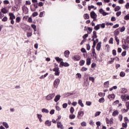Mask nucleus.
Returning a JSON list of instances; mask_svg holds the SVG:
<instances>
[{
  "instance_id": "44",
  "label": "nucleus",
  "mask_w": 129,
  "mask_h": 129,
  "mask_svg": "<svg viewBox=\"0 0 129 129\" xmlns=\"http://www.w3.org/2000/svg\"><path fill=\"white\" fill-rule=\"evenodd\" d=\"M70 118H71V119H74V118H75V115L74 114L70 115Z\"/></svg>"
},
{
  "instance_id": "5",
  "label": "nucleus",
  "mask_w": 129,
  "mask_h": 129,
  "mask_svg": "<svg viewBox=\"0 0 129 129\" xmlns=\"http://www.w3.org/2000/svg\"><path fill=\"white\" fill-rule=\"evenodd\" d=\"M72 59H73L74 61H79L80 59H81V57L80 55H75L72 56Z\"/></svg>"
},
{
  "instance_id": "22",
  "label": "nucleus",
  "mask_w": 129,
  "mask_h": 129,
  "mask_svg": "<svg viewBox=\"0 0 129 129\" xmlns=\"http://www.w3.org/2000/svg\"><path fill=\"white\" fill-rule=\"evenodd\" d=\"M94 29L95 30V31H98V30L100 29V24H97L94 27Z\"/></svg>"
},
{
  "instance_id": "62",
  "label": "nucleus",
  "mask_w": 129,
  "mask_h": 129,
  "mask_svg": "<svg viewBox=\"0 0 129 129\" xmlns=\"http://www.w3.org/2000/svg\"><path fill=\"white\" fill-rule=\"evenodd\" d=\"M27 36L28 37V38H30V37L32 36V33H27Z\"/></svg>"
},
{
  "instance_id": "61",
  "label": "nucleus",
  "mask_w": 129,
  "mask_h": 129,
  "mask_svg": "<svg viewBox=\"0 0 129 129\" xmlns=\"http://www.w3.org/2000/svg\"><path fill=\"white\" fill-rule=\"evenodd\" d=\"M44 6V3L43 2H39L38 4V7H43Z\"/></svg>"
},
{
  "instance_id": "47",
  "label": "nucleus",
  "mask_w": 129,
  "mask_h": 129,
  "mask_svg": "<svg viewBox=\"0 0 129 129\" xmlns=\"http://www.w3.org/2000/svg\"><path fill=\"white\" fill-rule=\"evenodd\" d=\"M38 15H39V14H38V12H34L32 14V16L33 17H37V16H38Z\"/></svg>"
},
{
  "instance_id": "57",
  "label": "nucleus",
  "mask_w": 129,
  "mask_h": 129,
  "mask_svg": "<svg viewBox=\"0 0 129 129\" xmlns=\"http://www.w3.org/2000/svg\"><path fill=\"white\" fill-rule=\"evenodd\" d=\"M27 52L28 56H31V54H32L31 50H27Z\"/></svg>"
},
{
  "instance_id": "15",
  "label": "nucleus",
  "mask_w": 129,
  "mask_h": 129,
  "mask_svg": "<svg viewBox=\"0 0 129 129\" xmlns=\"http://www.w3.org/2000/svg\"><path fill=\"white\" fill-rule=\"evenodd\" d=\"M70 54V51H69V50H66L64 52V56L65 57H66V58H68L69 57Z\"/></svg>"
},
{
  "instance_id": "4",
  "label": "nucleus",
  "mask_w": 129,
  "mask_h": 129,
  "mask_svg": "<svg viewBox=\"0 0 129 129\" xmlns=\"http://www.w3.org/2000/svg\"><path fill=\"white\" fill-rule=\"evenodd\" d=\"M55 96V93H52V94H49L48 95L45 99L46 100H51V99H53V98Z\"/></svg>"
},
{
  "instance_id": "50",
  "label": "nucleus",
  "mask_w": 129,
  "mask_h": 129,
  "mask_svg": "<svg viewBox=\"0 0 129 129\" xmlns=\"http://www.w3.org/2000/svg\"><path fill=\"white\" fill-rule=\"evenodd\" d=\"M106 26H113V23L106 22Z\"/></svg>"
},
{
  "instance_id": "3",
  "label": "nucleus",
  "mask_w": 129,
  "mask_h": 129,
  "mask_svg": "<svg viewBox=\"0 0 129 129\" xmlns=\"http://www.w3.org/2000/svg\"><path fill=\"white\" fill-rule=\"evenodd\" d=\"M53 71L55 72L54 75L55 76H59L60 75V71L59 70V68L58 67L53 69Z\"/></svg>"
},
{
  "instance_id": "41",
  "label": "nucleus",
  "mask_w": 129,
  "mask_h": 129,
  "mask_svg": "<svg viewBox=\"0 0 129 129\" xmlns=\"http://www.w3.org/2000/svg\"><path fill=\"white\" fill-rule=\"evenodd\" d=\"M99 102L100 103H102V102H104V98H101L99 100Z\"/></svg>"
},
{
  "instance_id": "27",
  "label": "nucleus",
  "mask_w": 129,
  "mask_h": 129,
  "mask_svg": "<svg viewBox=\"0 0 129 129\" xmlns=\"http://www.w3.org/2000/svg\"><path fill=\"white\" fill-rule=\"evenodd\" d=\"M126 92H127V89H125V88H122L121 90V93H126Z\"/></svg>"
},
{
  "instance_id": "28",
  "label": "nucleus",
  "mask_w": 129,
  "mask_h": 129,
  "mask_svg": "<svg viewBox=\"0 0 129 129\" xmlns=\"http://www.w3.org/2000/svg\"><path fill=\"white\" fill-rule=\"evenodd\" d=\"M55 59L56 61H57V62H61V61H63V59L60 58L59 57H55Z\"/></svg>"
},
{
  "instance_id": "56",
  "label": "nucleus",
  "mask_w": 129,
  "mask_h": 129,
  "mask_svg": "<svg viewBox=\"0 0 129 129\" xmlns=\"http://www.w3.org/2000/svg\"><path fill=\"white\" fill-rule=\"evenodd\" d=\"M122 115H119V116H118V118H119V120H120V121H121V120H122Z\"/></svg>"
},
{
  "instance_id": "53",
  "label": "nucleus",
  "mask_w": 129,
  "mask_h": 129,
  "mask_svg": "<svg viewBox=\"0 0 129 129\" xmlns=\"http://www.w3.org/2000/svg\"><path fill=\"white\" fill-rule=\"evenodd\" d=\"M112 54L113 56H116V50H115V49H113L112 50Z\"/></svg>"
},
{
  "instance_id": "42",
  "label": "nucleus",
  "mask_w": 129,
  "mask_h": 129,
  "mask_svg": "<svg viewBox=\"0 0 129 129\" xmlns=\"http://www.w3.org/2000/svg\"><path fill=\"white\" fill-rule=\"evenodd\" d=\"M109 44H113V38L112 37H111L109 41Z\"/></svg>"
},
{
  "instance_id": "39",
  "label": "nucleus",
  "mask_w": 129,
  "mask_h": 129,
  "mask_svg": "<svg viewBox=\"0 0 129 129\" xmlns=\"http://www.w3.org/2000/svg\"><path fill=\"white\" fill-rule=\"evenodd\" d=\"M101 113V112L100 111H97L95 114V116L96 117V116H98V115H100V114Z\"/></svg>"
},
{
  "instance_id": "12",
  "label": "nucleus",
  "mask_w": 129,
  "mask_h": 129,
  "mask_svg": "<svg viewBox=\"0 0 129 129\" xmlns=\"http://www.w3.org/2000/svg\"><path fill=\"white\" fill-rule=\"evenodd\" d=\"M101 48V42H99L97 44L96 49L97 51H100V49Z\"/></svg>"
},
{
  "instance_id": "38",
  "label": "nucleus",
  "mask_w": 129,
  "mask_h": 129,
  "mask_svg": "<svg viewBox=\"0 0 129 129\" xmlns=\"http://www.w3.org/2000/svg\"><path fill=\"white\" fill-rule=\"evenodd\" d=\"M89 80H90V81H91L92 82H94L95 79L94 78H93V77H89Z\"/></svg>"
},
{
  "instance_id": "26",
  "label": "nucleus",
  "mask_w": 129,
  "mask_h": 129,
  "mask_svg": "<svg viewBox=\"0 0 129 129\" xmlns=\"http://www.w3.org/2000/svg\"><path fill=\"white\" fill-rule=\"evenodd\" d=\"M3 124L4 126H5V127H6V128H9V124H8V123H7V122H3Z\"/></svg>"
},
{
  "instance_id": "20",
  "label": "nucleus",
  "mask_w": 129,
  "mask_h": 129,
  "mask_svg": "<svg viewBox=\"0 0 129 129\" xmlns=\"http://www.w3.org/2000/svg\"><path fill=\"white\" fill-rule=\"evenodd\" d=\"M92 39H96L97 35H96V31H94L93 32V36H92Z\"/></svg>"
},
{
  "instance_id": "48",
  "label": "nucleus",
  "mask_w": 129,
  "mask_h": 129,
  "mask_svg": "<svg viewBox=\"0 0 129 129\" xmlns=\"http://www.w3.org/2000/svg\"><path fill=\"white\" fill-rule=\"evenodd\" d=\"M125 30V27L124 26H123L122 28H120V32L122 33V32H124Z\"/></svg>"
},
{
  "instance_id": "21",
  "label": "nucleus",
  "mask_w": 129,
  "mask_h": 129,
  "mask_svg": "<svg viewBox=\"0 0 129 129\" xmlns=\"http://www.w3.org/2000/svg\"><path fill=\"white\" fill-rule=\"evenodd\" d=\"M78 104L81 106V107H84V104H83V103H82V100L81 99H79L78 101Z\"/></svg>"
},
{
  "instance_id": "55",
  "label": "nucleus",
  "mask_w": 129,
  "mask_h": 129,
  "mask_svg": "<svg viewBox=\"0 0 129 129\" xmlns=\"http://www.w3.org/2000/svg\"><path fill=\"white\" fill-rule=\"evenodd\" d=\"M91 101H87L86 102V104H87L88 106H90L91 105Z\"/></svg>"
},
{
  "instance_id": "9",
  "label": "nucleus",
  "mask_w": 129,
  "mask_h": 129,
  "mask_svg": "<svg viewBox=\"0 0 129 129\" xmlns=\"http://www.w3.org/2000/svg\"><path fill=\"white\" fill-rule=\"evenodd\" d=\"M9 16H10V20H15L16 19V16L13 13H10Z\"/></svg>"
},
{
  "instance_id": "34",
  "label": "nucleus",
  "mask_w": 129,
  "mask_h": 129,
  "mask_svg": "<svg viewBox=\"0 0 129 129\" xmlns=\"http://www.w3.org/2000/svg\"><path fill=\"white\" fill-rule=\"evenodd\" d=\"M122 42L123 43H126L127 44V43L129 44V36L127 37L126 40H122Z\"/></svg>"
},
{
  "instance_id": "33",
  "label": "nucleus",
  "mask_w": 129,
  "mask_h": 129,
  "mask_svg": "<svg viewBox=\"0 0 129 129\" xmlns=\"http://www.w3.org/2000/svg\"><path fill=\"white\" fill-rule=\"evenodd\" d=\"M84 18L85 20H88V19H89V15L87 14H86L84 15Z\"/></svg>"
},
{
  "instance_id": "64",
  "label": "nucleus",
  "mask_w": 129,
  "mask_h": 129,
  "mask_svg": "<svg viewBox=\"0 0 129 129\" xmlns=\"http://www.w3.org/2000/svg\"><path fill=\"white\" fill-rule=\"evenodd\" d=\"M125 8L126 9H129V3H127L126 5H125Z\"/></svg>"
},
{
  "instance_id": "25",
  "label": "nucleus",
  "mask_w": 129,
  "mask_h": 129,
  "mask_svg": "<svg viewBox=\"0 0 129 129\" xmlns=\"http://www.w3.org/2000/svg\"><path fill=\"white\" fill-rule=\"evenodd\" d=\"M1 12L2 13H3V14H8V10H7L6 8H3L1 10Z\"/></svg>"
},
{
  "instance_id": "51",
  "label": "nucleus",
  "mask_w": 129,
  "mask_h": 129,
  "mask_svg": "<svg viewBox=\"0 0 129 129\" xmlns=\"http://www.w3.org/2000/svg\"><path fill=\"white\" fill-rule=\"evenodd\" d=\"M96 125H97V127H99V126H100L101 125V123H100V121H97L96 122Z\"/></svg>"
},
{
  "instance_id": "49",
  "label": "nucleus",
  "mask_w": 129,
  "mask_h": 129,
  "mask_svg": "<svg viewBox=\"0 0 129 129\" xmlns=\"http://www.w3.org/2000/svg\"><path fill=\"white\" fill-rule=\"evenodd\" d=\"M100 26H101V28H102V29H104L105 28V23L100 24Z\"/></svg>"
},
{
  "instance_id": "40",
  "label": "nucleus",
  "mask_w": 129,
  "mask_h": 129,
  "mask_svg": "<svg viewBox=\"0 0 129 129\" xmlns=\"http://www.w3.org/2000/svg\"><path fill=\"white\" fill-rule=\"evenodd\" d=\"M16 21V23H20V22L21 21V17H17Z\"/></svg>"
},
{
  "instance_id": "17",
  "label": "nucleus",
  "mask_w": 129,
  "mask_h": 129,
  "mask_svg": "<svg viewBox=\"0 0 129 129\" xmlns=\"http://www.w3.org/2000/svg\"><path fill=\"white\" fill-rule=\"evenodd\" d=\"M104 87L105 88H108L109 87V82L107 81L104 83Z\"/></svg>"
},
{
  "instance_id": "45",
  "label": "nucleus",
  "mask_w": 129,
  "mask_h": 129,
  "mask_svg": "<svg viewBox=\"0 0 129 129\" xmlns=\"http://www.w3.org/2000/svg\"><path fill=\"white\" fill-rule=\"evenodd\" d=\"M44 14H45V11H43L42 12H40V14H39V17L40 18H43V15H44Z\"/></svg>"
},
{
  "instance_id": "37",
  "label": "nucleus",
  "mask_w": 129,
  "mask_h": 129,
  "mask_svg": "<svg viewBox=\"0 0 129 129\" xmlns=\"http://www.w3.org/2000/svg\"><path fill=\"white\" fill-rule=\"evenodd\" d=\"M119 10H120V7L119 6H116L114 9L115 12H118Z\"/></svg>"
},
{
  "instance_id": "31",
  "label": "nucleus",
  "mask_w": 129,
  "mask_h": 129,
  "mask_svg": "<svg viewBox=\"0 0 129 129\" xmlns=\"http://www.w3.org/2000/svg\"><path fill=\"white\" fill-rule=\"evenodd\" d=\"M31 27L33 28L34 32H36L37 31V26L35 24L31 25Z\"/></svg>"
},
{
  "instance_id": "10",
  "label": "nucleus",
  "mask_w": 129,
  "mask_h": 129,
  "mask_svg": "<svg viewBox=\"0 0 129 129\" xmlns=\"http://www.w3.org/2000/svg\"><path fill=\"white\" fill-rule=\"evenodd\" d=\"M51 124H52V121L47 120L45 122V125H46L47 126H51Z\"/></svg>"
},
{
  "instance_id": "14",
  "label": "nucleus",
  "mask_w": 129,
  "mask_h": 129,
  "mask_svg": "<svg viewBox=\"0 0 129 129\" xmlns=\"http://www.w3.org/2000/svg\"><path fill=\"white\" fill-rule=\"evenodd\" d=\"M90 64H91V59H90V58L88 57L86 59V64L88 66H89V65H90Z\"/></svg>"
},
{
  "instance_id": "35",
  "label": "nucleus",
  "mask_w": 129,
  "mask_h": 129,
  "mask_svg": "<svg viewBox=\"0 0 129 129\" xmlns=\"http://www.w3.org/2000/svg\"><path fill=\"white\" fill-rule=\"evenodd\" d=\"M120 77H124L125 76V73L123 72H121L120 73Z\"/></svg>"
},
{
  "instance_id": "13",
  "label": "nucleus",
  "mask_w": 129,
  "mask_h": 129,
  "mask_svg": "<svg viewBox=\"0 0 129 129\" xmlns=\"http://www.w3.org/2000/svg\"><path fill=\"white\" fill-rule=\"evenodd\" d=\"M22 10L25 14H27V13H28L29 12V9H28V7H23Z\"/></svg>"
},
{
  "instance_id": "36",
  "label": "nucleus",
  "mask_w": 129,
  "mask_h": 129,
  "mask_svg": "<svg viewBox=\"0 0 129 129\" xmlns=\"http://www.w3.org/2000/svg\"><path fill=\"white\" fill-rule=\"evenodd\" d=\"M115 97V96L114 95V94H110L108 95V98L110 99V98H114Z\"/></svg>"
},
{
  "instance_id": "54",
  "label": "nucleus",
  "mask_w": 129,
  "mask_h": 129,
  "mask_svg": "<svg viewBox=\"0 0 129 129\" xmlns=\"http://www.w3.org/2000/svg\"><path fill=\"white\" fill-rule=\"evenodd\" d=\"M70 112L71 113H73V112H74V108H73V107H71Z\"/></svg>"
},
{
  "instance_id": "59",
  "label": "nucleus",
  "mask_w": 129,
  "mask_h": 129,
  "mask_svg": "<svg viewBox=\"0 0 129 129\" xmlns=\"http://www.w3.org/2000/svg\"><path fill=\"white\" fill-rule=\"evenodd\" d=\"M87 50H88V51H89V50H90V44H87Z\"/></svg>"
},
{
  "instance_id": "8",
  "label": "nucleus",
  "mask_w": 129,
  "mask_h": 129,
  "mask_svg": "<svg viewBox=\"0 0 129 129\" xmlns=\"http://www.w3.org/2000/svg\"><path fill=\"white\" fill-rule=\"evenodd\" d=\"M99 13L100 14H101L103 16H106V15H108V13H106L105 12L103 9H100L99 10Z\"/></svg>"
},
{
  "instance_id": "46",
  "label": "nucleus",
  "mask_w": 129,
  "mask_h": 129,
  "mask_svg": "<svg viewBox=\"0 0 129 129\" xmlns=\"http://www.w3.org/2000/svg\"><path fill=\"white\" fill-rule=\"evenodd\" d=\"M2 21L3 22H7V21H8V17H7L6 16H5L3 19H2Z\"/></svg>"
},
{
  "instance_id": "1",
  "label": "nucleus",
  "mask_w": 129,
  "mask_h": 129,
  "mask_svg": "<svg viewBox=\"0 0 129 129\" xmlns=\"http://www.w3.org/2000/svg\"><path fill=\"white\" fill-rule=\"evenodd\" d=\"M59 84H60V79H56L53 82V86L54 88H58Z\"/></svg>"
},
{
  "instance_id": "7",
  "label": "nucleus",
  "mask_w": 129,
  "mask_h": 129,
  "mask_svg": "<svg viewBox=\"0 0 129 129\" xmlns=\"http://www.w3.org/2000/svg\"><path fill=\"white\" fill-rule=\"evenodd\" d=\"M57 128L64 129L63 124H62V123L60 121L57 122Z\"/></svg>"
},
{
  "instance_id": "32",
  "label": "nucleus",
  "mask_w": 129,
  "mask_h": 129,
  "mask_svg": "<svg viewBox=\"0 0 129 129\" xmlns=\"http://www.w3.org/2000/svg\"><path fill=\"white\" fill-rule=\"evenodd\" d=\"M122 127H125V128H126V127H127V122H125V123H122Z\"/></svg>"
},
{
  "instance_id": "23",
  "label": "nucleus",
  "mask_w": 129,
  "mask_h": 129,
  "mask_svg": "<svg viewBox=\"0 0 129 129\" xmlns=\"http://www.w3.org/2000/svg\"><path fill=\"white\" fill-rule=\"evenodd\" d=\"M121 99H123V100H126V99L129 100V96H121Z\"/></svg>"
},
{
  "instance_id": "11",
  "label": "nucleus",
  "mask_w": 129,
  "mask_h": 129,
  "mask_svg": "<svg viewBox=\"0 0 129 129\" xmlns=\"http://www.w3.org/2000/svg\"><path fill=\"white\" fill-rule=\"evenodd\" d=\"M83 115H84V111H79L78 117L79 119L81 118L80 116H83Z\"/></svg>"
},
{
  "instance_id": "52",
  "label": "nucleus",
  "mask_w": 129,
  "mask_h": 129,
  "mask_svg": "<svg viewBox=\"0 0 129 129\" xmlns=\"http://www.w3.org/2000/svg\"><path fill=\"white\" fill-rule=\"evenodd\" d=\"M124 20H126V21H127V20H129V14L124 16Z\"/></svg>"
},
{
  "instance_id": "58",
  "label": "nucleus",
  "mask_w": 129,
  "mask_h": 129,
  "mask_svg": "<svg viewBox=\"0 0 129 129\" xmlns=\"http://www.w3.org/2000/svg\"><path fill=\"white\" fill-rule=\"evenodd\" d=\"M50 114H54L55 113V110L52 109L50 112H49Z\"/></svg>"
},
{
  "instance_id": "63",
  "label": "nucleus",
  "mask_w": 129,
  "mask_h": 129,
  "mask_svg": "<svg viewBox=\"0 0 129 129\" xmlns=\"http://www.w3.org/2000/svg\"><path fill=\"white\" fill-rule=\"evenodd\" d=\"M125 105L126 108H128V109H129V101L126 102Z\"/></svg>"
},
{
  "instance_id": "29",
  "label": "nucleus",
  "mask_w": 129,
  "mask_h": 129,
  "mask_svg": "<svg viewBox=\"0 0 129 129\" xmlns=\"http://www.w3.org/2000/svg\"><path fill=\"white\" fill-rule=\"evenodd\" d=\"M85 63V60H84L83 59H81L80 61V66H83V65H84Z\"/></svg>"
},
{
  "instance_id": "18",
  "label": "nucleus",
  "mask_w": 129,
  "mask_h": 129,
  "mask_svg": "<svg viewBox=\"0 0 129 129\" xmlns=\"http://www.w3.org/2000/svg\"><path fill=\"white\" fill-rule=\"evenodd\" d=\"M126 42L125 43V44H123L122 45V47L124 50H127L128 49V46H127V44H126Z\"/></svg>"
},
{
  "instance_id": "30",
  "label": "nucleus",
  "mask_w": 129,
  "mask_h": 129,
  "mask_svg": "<svg viewBox=\"0 0 129 129\" xmlns=\"http://www.w3.org/2000/svg\"><path fill=\"white\" fill-rule=\"evenodd\" d=\"M118 115V111H117V110L114 111L112 113L113 116H116V115Z\"/></svg>"
},
{
  "instance_id": "19",
  "label": "nucleus",
  "mask_w": 129,
  "mask_h": 129,
  "mask_svg": "<svg viewBox=\"0 0 129 129\" xmlns=\"http://www.w3.org/2000/svg\"><path fill=\"white\" fill-rule=\"evenodd\" d=\"M37 115L38 118L39 119V121L40 122H42V121H43V120H42V117L43 116L42 114H37Z\"/></svg>"
},
{
  "instance_id": "24",
  "label": "nucleus",
  "mask_w": 129,
  "mask_h": 129,
  "mask_svg": "<svg viewBox=\"0 0 129 129\" xmlns=\"http://www.w3.org/2000/svg\"><path fill=\"white\" fill-rule=\"evenodd\" d=\"M41 111L42 112H43V113H49V110L48 109H47L46 108H43L42 110H41Z\"/></svg>"
},
{
  "instance_id": "16",
  "label": "nucleus",
  "mask_w": 129,
  "mask_h": 129,
  "mask_svg": "<svg viewBox=\"0 0 129 129\" xmlns=\"http://www.w3.org/2000/svg\"><path fill=\"white\" fill-rule=\"evenodd\" d=\"M60 97H61V96H60V95H56L54 98L55 102H57L58 101H59L60 100Z\"/></svg>"
},
{
  "instance_id": "2",
  "label": "nucleus",
  "mask_w": 129,
  "mask_h": 129,
  "mask_svg": "<svg viewBox=\"0 0 129 129\" xmlns=\"http://www.w3.org/2000/svg\"><path fill=\"white\" fill-rule=\"evenodd\" d=\"M70 64L68 62H64L63 61H61L60 63L59 67L62 68L63 67H69Z\"/></svg>"
},
{
  "instance_id": "60",
  "label": "nucleus",
  "mask_w": 129,
  "mask_h": 129,
  "mask_svg": "<svg viewBox=\"0 0 129 129\" xmlns=\"http://www.w3.org/2000/svg\"><path fill=\"white\" fill-rule=\"evenodd\" d=\"M68 106V104L67 103L63 104L62 105L63 108H66Z\"/></svg>"
},
{
  "instance_id": "6",
  "label": "nucleus",
  "mask_w": 129,
  "mask_h": 129,
  "mask_svg": "<svg viewBox=\"0 0 129 129\" xmlns=\"http://www.w3.org/2000/svg\"><path fill=\"white\" fill-rule=\"evenodd\" d=\"M90 16L92 19H94L93 21H94V19H96V17H97V15H96L95 12H94V11H92L90 13Z\"/></svg>"
},
{
  "instance_id": "43",
  "label": "nucleus",
  "mask_w": 129,
  "mask_h": 129,
  "mask_svg": "<svg viewBox=\"0 0 129 129\" xmlns=\"http://www.w3.org/2000/svg\"><path fill=\"white\" fill-rule=\"evenodd\" d=\"M87 124L85 121H83L81 123V125H82V126H86Z\"/></svg>"
}]
</instances>
